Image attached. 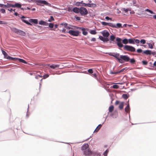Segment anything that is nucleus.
I'll return each mask as SVG.
<instances>
[{"label":"nucleus","instance_id":"nucleus-60","mask_svg":"<svg viewBox=\"0 0 156 156\" xmlns=\"http://www.w3.org/2000/svg\"><path fill=\"white\" fill-rule=\"evenodd\" d=\"M20 17L22 20V19H23L25 18V16H22L21 17Z\"/></svg>","mask_w":156,"mask_h":156},{"label":"nucleus","instance_id":"nucleus-28","mask_svg":"<svg viewBox=\"0 0 156 156\" xmlns=\"http://www.w3.org/2000/svg\"><path fill=\"white\" fill-rule=\"evenodd\" d=\"M114 106L113 105L111 106L109 108V111L110 112H112L114 110Z\"/></svg>","mask_w":156,"mask_h":156},{"label":"nucleus","instance_id":"nucleus-64","mask_svg":"<svg viewBox=\"0 0 156 156\" xmlns=\"http://www.w3.org/2000/svg\"><path fill=\"white\" fill-rule=\"evenodd\" d=\"M153 65L154 66H156V61H155L154 64H153Z\"/></svg>","mask_w":156,"mask_h":156},{"label":"nucleus","instance_id":"nucleus-43","mask_svg":"<svg viewBox=\"0 0 156 156\" xmlns=\"http://www.w3.org/2000/svg\"><path fill=\"white\" fill-rule=\"evenodd\" d=\"M123 98L125 99H127L128 98L127 95L126 94H124L122 95Z\"/></svg>","mask_w":156,"mask_h":156},{"label":"nucleus","instance_id":"nucleus-11","mask_svg":"<svg viewBox=\"0 0 156 156\" xmlns=\"http://www.w3.org/2000/svg\"><path fill=\"white\" fill-rule=\"evenodd\" d=\"M47 66H49L52 69H56L57 68H58L59 65L58 64H53L52 65H50V64H47Z\"/></svg>","mask_w":156,"mask_h":156},{"label":"nucleus","instance_id":"nucleus-38","mask_svg":"<svg viewBox=\"0 0 156 156\" xmlns=\"http://www.w3.org/2000/svg\"><path fill=\"white\" fill-rule=\"evenodd\" d=\"M140 42L142 44H144L146 43V41L144 39H141L140 41Z\"/></svg>","mask_w":156,"mask_h":156},{"label":"nucleus","instance_id":"nucleus-19","mask_svg":"<svg viewBox=\"0 0 156 156\" xmlns=\"http://www.w3.org/2000/svg\"><path fill=\"white\" fill-rule=\"evenodd\" d=\"M18 58H13L9 56H8L7 58V59L13 61H16L18 60Z\"/></svg>","mask_w":156,"mask_h":156},{"label":"nucleus","instance_id":"nucleus-61","mask_svg":"<svg viewBox=\"0 0 156 156\" xmlns=\"http://www.w3.org/2000/svg\"><path fill=\"white\" fill-rule=\"evenodd\" d=\"M155 53H156L155 52H151V54H152L153 55H155Z\"/></svg>","mask_w":156,"mask_h":156},{"label":"nucleus","instance_id":"nucleus-14","mask_svg":"<svg viewBox=\"0 0 156 156\" xmlns=\"http://www.w3.org/2000/svg\"><path fill=\"white\" fill-rule=\"evenodd\" d=\"M99 38L100 40L104 42H107L109 41V39L108 38H105L101 36H100L99 37Z\"/></svg>","mask_w":156,"mask_h":156},{"label":"nucleus","instance_id":"nucleus-62","mask_svg":"<svg viewBox=\"0 0 156 156\" xmlns=\"http://www.w3.org/2000/svg\"><path fill=\"white\" fill-rule=\"evenodd\" d=\"M153 18L156 20V14L153 16Z\"/></svg>","mask_w":156,"mask_h":156},{"label":"nucleus","instance_id":"nucleus-25","mask_svg":"<svg viewBox=\"0 0 156 156\" xmlns=\"http://www.w3.org/2000/svg\"><path fill=\"white\" fill-rule=\"evenodd\" d=\"M2 51L3 54V55H4V58H6L7 59V57L8 56V54L4 50L2 49Z\"/></svg>","mask_w":156,"mask_h":156},{"label":"nucleus","instance_id":"nucleus-27","mask_svg":"<svg viewBox=\"0 0 156 156\" xmlns=\"http://www.w3.org/2000/svg\"><path fill=\"white\" fill-rule=\"evenodd\" d=\"M18 60L20 62L22 63H23L25 64H27V62L24 60L21 59V58H18Z\"/></svg>","mask_w":156,"mask_h":156},{"label":"nucleus","instance_id":"nucleus-23","mask_svg":"<svg viewBox=\"0 0 156 156\" xmlns=\"http://www.w3.org/2000/svg\"><path fill=\"white\" fill-rule=\"evenodd\" d=\"M130 109L129 108V104L127 105L126 107L125 108V111L126 112H128L130 111Z\"/></svg>","mask_w":156,"mask_h":156},{"label":"nucleus","instance_id":"nucleus-42","mask_svg":"<svg viewBox=\"0 0 156 156\" xmlns=\"http://www.w3.org/2000/svg\"><path fill=\"white\" fill-rule=\"evenodd\" d=\"M131 63L133 64L135 62V60L133 58L130 59L129 61Z\"/></svg>","mask_w":156,"mask_h":156},{"label":"nucleus","instance_id":"nucleus-24","mask_svg":"<svg viewBox=\"0 0 156 156\" xmlns=\"http://www.w3.org/2000/svg\"><path fill=\"white\" fill-rule=\"evenodd\" d=\"M102 126V125L101 124L99 125L96 128V129L94 130V132H98L100 129L101 128Z\"/></svg>","mask_w":156,"mask_h":156},{"label":"nucleus","instance_id":"nucleus-21","mask_svg":"<svg viewBox=\"0 0 156 156\" xmlns=\"http://www.w3.org/2000/svg\"><path fill=\"white\" fill-rule=\"evenodd\" d=\"M93 4H86L85 3H83V5L85 6H88L89 7H91L93 6Z\"/></svg>","mask_w":156,"mask_h":156},{"label":"nucleus","instance_id":"nucleus-12","mask_svg":"<svg viewBox=\"0 0 156 156\" xmlns=\"http://www.w3.org/2000/svg\"><path fill=\"white\" fill-rule=\"evenodd\" d=\"M89 149V145L88 144H84L82 147L81 149L83 152V151Z\"/></svg>","mask_w":156,"mask_h":156},{"label":"nucleus","instance_id":"nucleus-7","mask_svg":"<svg viewBox=\"0 0 156 156\" xmlns=\"http://www.w3.org/2000/svg\"><path fill=\"white\" fill-rule=\"evenodd\" d=\"M80 12L82 15H85L88 14V11L85 8L81 7L80 8Z\"/></svg>","mask_w":156,"mask_h":156},{"label":"nucleus","instance_id":"nucleus-39","mask_svg":"<svg viewBox=\"0 0 156 156\" xmlns=\"http://www.w3.org/2000/svg\"><path fill=\"white\" fill-rule=\"evenodd\" d=\"M101 24L104 26H108L109 23H108L105 22H101Z\"/></svg>","mask_w":156,"mask_h":156},{"label":"nucleus","instance_id":"nucleus-29","mask_svg":"<svg viewBox=\"0 0 156 156\" xmlns=\"http://www.w3.org/2000/svg\"><path fill=\"white\" fill-rule=\"evenodd\" d=\"M124 106V103L123 102H121V103H120L119 106V108L120 109H122L123 107Z\"/></svg>","mask_w":156,"mask_h":156},{"label":"nucleus","instance_id":"nucleus-30","mask_svg":"<svg viewBox=\"0 0 156 156\" xmlns=\"http://www.w3.org/2000/svg\"><path fill=\"white\" fill-rule=\"evenodd\" d=\"M61 25L62 26H64L67 29H68V27H68V24L66 23H61Z\"/></svg>","mask_w":156,"mask_h":156},{"label":"nucleus","instance_id":"nucleus-10","mask_svg":"<svg viewBox=\"0 0 156 156\" xmlns=\"http://www.w3.org/2000/svg\"><path fill=\"white\" fill-rule=\"evenodd\" d=\"M101 34L104 37H108L109 35V33L106 30H105L101 32Z\"/></svg>","mask_w":156,"mask_h":156},{"label":"nucleus","instance_id":"nucleus-57","mask_svg":"<svg viewBox=\"0 0 156 156\" xmlns=\"http://www.w3.org/2000/svg\"><path fill=\"white\" fill-rule=\"evenodd\" d=\"M119 103V101H116L115 102V105H118Z\"/></svg>","mask_w":156,"mask_h":156},{"label":"nucleus","instance_id":"nucleus-17","mask_svg":"<svg viewBox=\"0 0 156 156\" xmlns=\"http://www.w3.org/2000/svg\"><path fill=\"white\" fill-rule=\"evenodd\" d=\"M29 22L30 23H33L36 24L38 23V20L36 19H31L29 20Z\"/></svg>","mask_w":156,"mask_h":156},{"label":"nucleus","instance_id":"nucleus-51","mask_svg":"<svg viewBox=\"0 0 156 156\" xmlns=\"http://www.w3.org/2000/svg\"><path fill=\"white\" fill-rule=\"evenodd\" d=\"M110 73L111 74H116L119 73H117V72H113L112 71H110Z\"/></svg>","mask_w":156,"mask_h":156},{"label":"nucleus","instance_id":"nucleus-44","mask_svg":"<svg viewBox=\"0 0 156 156\" xmlns=\"http://www.w3.org/2000/svg\"><path fill=\"white\" fill-rule=\"evenodd\" d=\"M140 41L139 40L136 39H134V42H135L137 44H139L140 42Z\"/></svg>","mask_w":156,"mask_h":156},{"label":"nucleus","instance_id":"nucleus-26","mask_svg":"<svg viewBox=\"0 0 156 156\" xmlns=\"http://www.w3.org/2000/svg\"><path fill=\"white\" fill-rule=\"evenodd\" d=\"M122 11H123L125 12V15H126V14H128V12L129 11H130V10L129 9H125V8H123L122 9Z\"/></svg>","mask_w":156,"mask_h":156},{"label":"nucleus","instance_id":"nucleus-45","mask_svg":"<svg viewBox=\"0 0 156 156\" xmlns=\"http://www.w3.org/2000/svg\"><path fill=\"white\" fill-rule=\"evenodd\" d=\"M119 86L118 85L115 84L113 85L112 86H111L110 88H119Z\"/></svg>","mask_w":156,"mask_h":156},{"label":"nucleus","instance_id":"nucleus-32","mask_svg":"<svg viewBox=\"0 0 156 156\" xmlns=\"http://www.w3.org/2000/svg\"><path fill=\"white\" fill-rule=\"evenodd\" d=\"M46 23V22L43 20H41L39 22V23L40 25H45Z\"/></svg>","mask_w":156,"mask_h":156},{"label":"nucleus","instance_id":"nucleus-36","mask_svg":"<svg viewBox=\"0 0 156 156\" xmlns=\"http://www.w3.org/2000/svg\"><path fill=\"white\" fill-rule=\"evenodd\" d=\"M90 33L92 34H97V32L95 30H91Z\"/></svg>","mask_w":156,"mask_h":156},{"label":"nucleus","instance_id":"nucleus-50","mask_svg":"<svg viewBox=\"0 0 156 156\" xmlns=\"http://www.w3.org/2000/svg\"><path fill=\"white\" fill-rule=\"evenodd\" d=\"M75 17L76 20L79 21L80 20V17L76 16H75Z\"/></svg>","mask_w":156,"mask_h":156},{"label":"nucleus","instance_id":"nucleus-13","mask_svg":"<svg viewBox=\"0 0 156 156\" xmlns=\"http://www.w3.org/2000/svg\"><path fill=\"white\" fill-rule=\"evenodd\" d=\"M12 4H9L7 3L6 5H4L2 4H1V7H3L4 8H9L10 7H12Z\"/></svg>","mask_w":156,"mask_h":156},{"label":"nucleus","instance_id":"nucleus-47","mask_svg":"<svg viewBox=\"0 0 156 156\" xmlns=\"http://www.w3.org/2000/svg\"><path fill=\"white\" fill-rule=\"evenodd\" d=\"M142 51V50L141 49H138L137 50V52L138 53H141Z\"/></svg>","mask_w":156,"mask_h":156},{"label":"nucleus","instance_id":"nucleus-49","mask_svg":"<svg viewBox=\"0 0 156 156\" xmlns=\"http://www.w3.org/2000/svg\"><path fill=\"white\" fill-rule=\"evenodd\" d=\"M88 72L90 73H93V71L92 69H89L88 70Z\"/></svg>","mask_w":156,"mask_h":156},{"label":"nucleus","instance_id":"nucleus-33","mask_svg":"<svg viewBox=\"0 0 156 156\" xmlns=\"http://www.w3.org/2000/svg\"><path fill=\"white\" fill-rule=\"evenodd\" d=\"M108 26L113 28H115V27H116L115 25L114 24L112 23H109Z\"/></svg>","mask_w":156,"mask_h":156},{"label":"nucleus","instance_id":"nucleus-41","mask_svg":"<svg viewBox=\"0 0 156 156\" xmlns=\"http://www.w3.org/2000/svg\"><path fill=\"white\" fill-rule=\"evenodd\" d=\"M49 76V75H48V74H45V75H44L43 76V79H46V78L48 77Z\"/></svg>","mask_w":156,"mask_h":156},{"label":"nucleus","instance_id":"nucleus-8","mask_svg":"<svg viewBox=\"0 0 156 156\" xmlns=\"http://www.w3.org/2000/svg\"><path fill=\"white\" fill-rule=\"evenodd\" d=\"M84 154L86 156H90L91 155L92 152L89 148L83 152Z\"/></svg>","mask_w":156,"mask_h":156},{"label":"nucleus","instance_id":"nucleus-2","mask_svg":"<svg viewBox=\"0 0 156 156\" xmlns=\"http://www.w3.org/2000/svg\"><path fill=\"white\" fill-rule=\"evenodd\" d=\"M117 41L116 44L119 48H122L123 46L122 43L124 44H126L128 43V40L126 38H125L123 40L119 37L116 38Z\"/></svg>","mask_w":156,"mask_h":156},{"label":"nucleus","instance_id":"nucleus-52","mask_svg":"<svg viewBox=\"0 0 156 156\" xmlns=\"http://www.w3.org/2000/svg\"><path fill=\"white\" fill-rule=\"evenodd\" d=\"M105 19L107 20H112V19L111 18H109L108 16H106Z\"/></svg>","mask_w":156,"mask_h":156},{"label":"nucleus","instance_id":"nucleus-6","mask_svg":"<svg viewBox=\"0 0 156 156\" xmlns=\"http://www.w3.org/2000/svg\"><path fill=\"white\" fill-rule=\"evenodd\" d=\"M123 49L126 51L131 52H134L136 50L135 48L134 47L128 45H125L123 47Z\"/></svg>","mask_w":156,"mask_h":156},{"label":"nucleus","instance_id":"nucleus-1","mask_svg":"<svg viewBox=\"0 0 156 156\" xmlns=\"http://www.w3.org/2000/svg\"><path fill=\"white\" fill-rule=\"evenodd\" d=\"M109 55L112 56L117 59L118 61L121 63H123L126 62H128L130 60L129 57L126 55H120L118 53L112 54L110 53Z\"/></svg>","mask_w":156,"mask_h":156},{"label":"nucleus","instance_id":"nucleus-40","mask_svg":"<svg viewBox=\"0 0 156 156\" xmlns=\"http://www.w3.org/2000/svg\"><path fill=\"white\" fill-rule=\"evenodd\" d=\"M54 19L53 17L52 16H50V19L48 20V21L51 22L52 21H54Z\"/></svg>","mask_w":156,"mask_h":156},{"label":"nucleus","instance_id":"nucleus-16","mask_svg":"<svg viewBox=\"0 0 156 156\" xmlns=\"http://www.w3.org/2000/svg\"><path fill=\"white\" fill-rule=\"evenodd\" d=\"M21 5L19 3H16L14 5L12 4V7H17L18 8H21Z\"/></svg>","mask_w":156,"mask_h":156},{"label":"nucleus","instance_id":"nucleus-56","mask_svg":"<svg viewBox=\"0 0 156 156\" xmlns=\"http://www.w3.org/2000/svg\"><path fill=\"white\" fill-rule=\"evenodd\" d=\"M96 38H94V37L92 38L91 40V41H96Z\"/></svg>","mask_w":156,"mask_h":156},{"label":"nucleus","instance_id":"nucleus-58","mask_svg":"<svg viewBox=\"0 0 156 156\" xmlns=\"http://www.w3.org/2000/svg\"><path fill=\"white\" fill-rule=\"evenodd\" d=\"M62 31L63 32L65 33L67 31H66V30L65 29H63L62 30Z\"/></svg>","mask_w":156,"mask_h":156},{"label":"nucleus","instance_id":"nucleus-3","mask_svg":"<svg viewBox=\"0 0 156 156\" xmlns=\"http://www.w3.org/2000/svg\"><path fill=\"white\" fill-rule=\"evenodd\" d=\"M69 29H70L68 31H67L66 32L68 33L70 35L75 36H77L79 35L80 32L78 30H75V29L73 27H68Z\"/></svg>","mask_w":156,"mask_h":156},{"label":"nucleus","instance_id":"nucleus-53","mask_svg":"<svg viewBox=\"0 0 156 156\" xmlns=\"http://www.w3.org/2000/svg\"><path fill=\"white\" fill-rule=\"evenodd\" d=\"M108 152V151L107 150H106L105 151V153H104V155L105 156H107V153Z\"/></svg>","mask_w":156,"mask_h":156},{"label":"nucleus","instance_id":"nucleus-59","mask_svg":"<svg viewBox=\"0 0 156 156\" xmlns=\"http://www.w3.org/2000/svg\"><path fill=\"white\" fill-rule=\"evenodd\" d=\"M14 15L16 16H17L19 15V14L16 12H15L14 14Z\"/></svg>","mask_w":156,"mask_h":156},{"label":"nucleus","instance_id":"nucleus-15","mask_svg":"<svg viewBox=\"0 0 156 156\" xmlns=\"http://www.w3.org/2000/svg\"><path fill=\"white\" fill-rule=\"evenodd\" d=\"M143 53L146 55H150L151 54V51L150 50H146L143 51Z\"/></svg>","mask_w":156,"mask_h":156},{"label":"nucleus","instance_id":"nucleus-34","mask_svg":"<svg viewBox=\"0 0 156 156\" xmlns=\"http://www.w3.org/2000/svg\"><path fill=\"white\" fill-rule=\"evenodd\" d=\"M22 21L23 22L25 23H26L27 24L29 25H31L30 23H29L28 21H27L26 20H25L22 19Z\"/></svg>","mask_w":156,"mask_h":156},{"label":"nucleus","instance_id":"nucleus-22","mask_svg":"<svg viewBox=\"0 0 156 156\" xmlns=\"http://www.w3.org/2000/svg\"><path fill=\"white\" fill-rule=\"evenodd\" d=\"M128 42L130 44H135L134 39L133 38L128 39Z\"/></svg>","mask_w":156,"mask_h":156},{"label":"nucleus","instance_id":"nucleus-5","mask_svg":"<svg viewBox=\"0 0 156 156\" xmlns=\"http://www.w3.org/2000/svg\"><path fill=\"white\" fill-rule=\"evenodd\" d=\"M12 31L13 32L17 34H19L23 36H25L26 34L25 32L21 30L14 28L12 29Z\"/></svg>","mask_w":156,"mask_h":156},{"label":"nucleus","instance_id":"nucleus-18","mask_svg":"<svg viewBox=\"0 0 156 156\" xmlns=\"http://www.w3.org/2000/svg\"><path fill=\"white\" fill-rule=\"evenodd\" d=\"M73 11L75 13H78L80 12V8L76 7H75L73 9Z\"/></svg>","mask_w":156,"mask_h":156},{"label":"nucleus","instance_id":"nucleus-46","mask_svg":"<svg viewBox=\"0 0 156 156\" xmlns=\"http://www.w3.org/2000/svg\"><path fill=\"white\" fill-rule=\"evenodd\" d=\"M142 63L144 65H147L148 63L147 62L145 61H143Z\"/></svg>","mask_w":156,"mask_h":156},{"label":"nucleus","instance_id":"nucleus-63","mask_svg":"<svg viewBox=\"0 0 156 156\" xmlns=\"http://www.w3.org/2000/svg\"><path fill=\"white\" fill-rule=\"evenodd\" d=\"M8 10L10 12H12L13 11V9H8Z\"/></svg>","mask_w":156,"mask_h":156},{"label":"nucleus","instance_id":"nucleus-37","mask_svg":"<svg viewBox=\"0 0 156 156\" xmlns=\"http://www.w3.org/2000/svg\"><path fill=\"white\" fill-rule=\"evenodd\" d=\"M145 10L146 11H147V12H150V13H151V14H155L154 13V12L153 11H151V10H150L148 9H145Z\"/></svg>","mask_w":156,"mask_h":156},{"label":"nucleus","instance_id":"nucleus-54","mask_svg":"<svg viewBox=\"0 0 156 156\" xmlns=\"http://www.w3.org/2000/svg\"><path fill=\"white\" fill-rule=\"evenodd\" d=\"M124 69H125V68H123V69H122L120 71H117V73H119L121 72H122L124 71Z\"/></svg>","mask_w":156,"mask_h":156},{"label":"nucleus","instance_id":"nucleus-35","mask_svg":"<svg viewBox=\"0 0 156 156\" xmlns=\"http://www.w3.org/2000/svg\"><path fill=\"white\" fill-rule=\"evenodd\" d=\"M115 37L113 35H111L110 36V39L112 41H114V40H115Z\"/></svg>","mask_w":156,"mask_h":156},{"label":"nucleus","instance_id":"nucleus-31","mask_svg":"<svg viewBox=\"0 0 156 156\" xmlns=\"http://www.w3.org/2000/svg\"><path fill=\"white\" fill-rule=\"evenodd\" d=\"M116 27L115 28H121L122 27V26L121 24L120 23H117L115 25Z\"/></svg>","mask_w":156,"mask_h":156},{"label":"nucleus","instance_id":"nucleus-48","mask_svg":"<svg viewBox=\"0 0 156 156\" xmlns=\"http://www.w3.org/2000/svg\"><path fill=\"white\" fill-rule=\"evenodd\" d=\"M49 26L50 28H52L54 27V24L52 23H50Z\"/></svg>","mask_w":156,"mask_h":156},{"label":"nucleus","instance_id":"nucleus-9","mask_svg":"<svg viewBox=\"0 0 156 156\" xmlns=\"http://www.w3.org/2000/svg\"><path fill=\"white\" fill-rule=\"evenodd\" d=\"M147 44L148 45L149 48L152 49L153 48V46H154V41L151 40L150 42L147 43Z\"/></svg>","mask_w":156,"mask_h":156},{"label":"nucleus","instance_id":"nucleus-20","mask_svg":"<svg viewBox=\"0 0 156 156\" xmlns=\"http://www.w3.org/2000/svg\"><path fill=\"white\" fill-rule=\"evenodd\" d=\"M80 29H81L82 30V33L84 35H86L87 34V32L86 31H85V29L84 28H80Z\"/></svg>","mask_w":156,"mask_h":156},{"label":"nucleus","instance_id":"nucleus-55","mask_svg":"<svg viewBox=\"0 0 156 156\" xmlns=\"http://www.w3.org/2000/svg\"><path fill=\"white\" fill-rule=\"evenodd\" d=\"M1 11L3 13H4L5 12V10L3 9H1Z\"/></svg>","mask_w":156,"mask_h":156},{"label":"nucleus","instance_id":"nucleus-4","mask_svg":"<svg viewBox=\"0 0 156 156\" xmlns=\"http://www.w3.org/2000/svg\"><path fill=\"white\" fill-rule=\"evenodd\" d=\"M28 1L30 2L32 1L36 3L37 5H39V4H44V5H48L49 3L45 0H29Z\"/></svg>","mask_w":156,"mask_h":156}]
</instances>
